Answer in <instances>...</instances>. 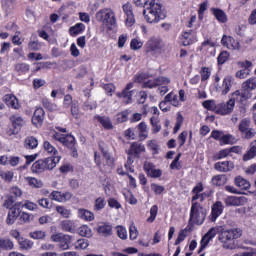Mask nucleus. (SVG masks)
Masks as SVG:
<instances>
[{"mask_svg": "<svg viewBox=\"0 0 256 256\" xmlns=\"http://www.w3.org/2000/svg\"><path fill=\"white\" fill-rule=\"evenodd\" d=\"M143 15L147 23H159L167 17V11L159 0H151L148 5L144 6Z\"/></svg>", "mask_w": 256, "mask_h": 256, "instance_id": "obj_1", "label": "nucleus"}, {"mask_svg": "<svg viewBox=\"0 0 256 256\" xmlns=\"http://www.w3.org/2000/svg\"><path fill=\"white\" fill-rule=\"evenodd\" d=\"M247 203V198L245 196H229L225 199V204L228 207H241V205H245Z\"/></svg>", "mask_w": 256, "mask_h": 256, "instance_id": "obj_14", "label": "nucleus"}, {"mask_svg": "<svg viewBox=\"0 0 256 256\" xmlns=\"http://www.w3.org/2000/svg\"><path fill=\"white\" fill-rule=\"evenodd\" d=\"M234 109H235V98H230L226 103L217 104L216 114L231 115Z\"/></svg>", "mask_w": 256, "mask_h": 256, "instance_id": "obj_10", "label": "nucleus"}, {"mask_svg": "<svg viewBox=\"0 0 256 256\" xmlns=\"http://www.w3.org/2000/svg\"><path fill=\"white\" fill-rule=\"evenodd\" d=\"M117 235L120 239H127V230L123 226H117Z\"/></svg>", "mask_w": 256, "mask_h": 256, "instance_id": "obj_61", "label": "nucleus"}, {"mask_svg": "<svg viewBox=\"0 0 256 256\" xmlns=\"http://www.w3.org/2000/svg\"><path fill=\"white\" fill-rule=\"evenodd\" d=\"M19 245H20V249H25V251H29V249H33V241L26 239V238H22L19 239Z\"/></svg>", "mask_w": 256, "mask_h": 256, "instance_id": "obj_41", "label": "nucleus"}, {"mask_svg": "<svg viewBox=\"0 0 256 256\" xmlns=\"http://www.w3.org/2000/svg\"><path fill=\"white\" fill-rule=\"evenodd\" d=\"M233 87V77L226 76L223 80L222 86H216L217 91H221L222 95H227Z\"/></svg>", "mask_w": 256, "mask_h": 256, "instance_id": "obj_19", "label": "nucleus"}, {"mask_svg": "<svg viewBox=\"0 0 256 256\" xmlns=\"http://www.w3.org/2000/svg\"><path fill=\"white\" fill-rule=\"evenodd\" d=\"M94 119H97L99 123H101L104 129H113V122H111V118L107 116H95Z\"/></svg>", "mask_w": 256, "mask_h": 256, "instance_id": "obj_26", "label": "nucleus"}, {"mask_svg": "<svg viewBox=\"0 0 256 256\" xmlns=\"http://www.w3.org/2000/svg\"><path fill=\"white\" fill-rule=\"evenodd\" d=\"M71 243V236L70 235H64L62 239L58 243L59 249L62 251H67L69 249V244Z\"/></svg>", "mask_w": 256, "mask_h": 256, "instance_id": "obj_35", "label": "nucleus"}, {"mask_svg": "<svg viewBox=\"0 0 256 256\" xmlns=\"http://www.w3.org/2000/svg\"><path fill=\"white\" fill-rule=\"evenodd\" d=\"M51 137L55 141L62 143L65 147H68L72 151V157H77V148H75V137L73 135L68 134L65 136L59 132H55Z\"/></svg>", "mask_w": 256, "mask_h": 256, "instance_id": "obj_8", "label": "nucleus"}, {"mask_svg": "<svg viewBox=\"0 0 256 256\" xmlns=\"http://www.w3.org/2000/svg\"><path fill=\"white\" fill-rule=\"evenodd\" d=\"M244 91H253L256 89V78H250L242 84Z\"/></svg>", "mask_w": 256, "mask_h": 256, "instance_id": "obj_38", "label": "nucleus"}, {"mask_svg": "<svg viewBox=\"0 0 256 256\" xmlns=\"http://www.w3.org/2000/svg\"><path fill=\"white\" fill-rule=\"evenodd\" d=\"M43 147L45 152H47L49 155H52L51 157H61L59 156V151H57V148L52 146L51 142L44 141Z\"/></svg>", "mask_w": 256, "mask_h": 256, "instance_id": "obj_30", "label": "nucleus"}, {"mask_svg": "<svg viewBox=\"0 0 256 256\" xmlns=\"http://www.w3.org/2000/svg\"><path fill=\"white\" fill-rule=\"evenodd\" d=\"M78 214L81 219H84V221H93V219H95V215L89 210L79 209Z\"/></svg>", "mask_w": 256, "mask_h": 256, "instance_id": "obj_36", "label": "nucleus"}, {"mask_svg": "<svg viewBox=\"0 0 256 256\" xmlns=\"http://www.w3.org/2000/svg\"><path fill=\"white\" fill-rule=\"evenodd\" d=\"M212 13L219 23H227V14L223 10L219 8H212Z\"/></svg>", "mask_w": 256, "mask_h": 256, "instance_id": "obj_25", "label": "nucleus"}, {"mask_svg": "<svg viewBox=\"0 0 256 256\" xmlns=\"http://www.w3.org/2000/svg\"><path fill=\"white\" fill-rule=\"evenodd\" d=\"M13 247V241L9 239H0V251L1 249H4L5 251H11Z\"/></svg>", "mask_w": 256, "mask_h": 256, "instance_id": "obj_44", "label": "nucleus"}, {"mask_svg": "<svg viewBox=\"0 0 256 256\" xmlns=\"http://www.w3.org/2000/svg\"><path fill=\"white\" fill-rule=\"evenodd\" d=\"M59 227H60V229H62V231L71 233L73 231V228L75 227V225L73 224V221H71V220H63L60 222Z\"/></svg>", "mask_w": 256, "mask_h": 256, "instance_id": "obj_37", "label": "nucleus"}, {"mask_svg": "<svg viewBox=\"0 0 256 256\" xmlns=\"http://www.w3.org/2000/svg\"><path fill=\"white\" fill-rule=\"evenodd\" d=\"M55 209L58 215H61L64 219L71 217V210L65 208V206H56Z\"/></svg>", "mask_w": 256, "mask_h": 256, "instance_id": "obj_40", "label": "nucleus"}, {"mask_svg": "<svg viewBox=\"0 0 256 256\" xmlns=\"http://www.w3.org/2000/svg\"><path fill=\"white\" fill-rule=\"evenodd\" d=\"M4 103L12 109H19V100L13 94H6L3 99Z\"/></svg>", "mask_w": 256, "mask_h": 256, "instance_id": "obj_21", "label": "nucleus"}, {"mask_svg": "<svg viewBox=\"0 0 256 256\" xmlns=\"http://www.w3.org/2000/svg\"><path fill=\"white\" fill-rule=\"evenodd\" d=\"M243 235V231L239 228H232L228 230H222L219 234L218 240L223 244L224 249H235V243L229 241H235V239H239Z\"/></svg>", "mask_w": 256, "mask_h": 256, "instance_id": "obj_3", "label": "nucleus"}, {"mask_svg": "<svg viewBox=\"0 0 256 256\" xmlns=\"http://www.w3.org/2000/svg\"><path fill=\"white\" fill-rule=\"evenodd\" d=\"M61 161V157H48L33 163L31 169L32 173H44V171H51L57 167V163Z\"/></svg>", "mask_w": 256, "mask_h": 256, "instance_id": "obj_5", "label": "nucleus"}, {"mask_svg": "<svg viewBox=\"0 0 256 256\" xmlns=\"http://www.w3.org/2000/svg\"><path fill=\"white\" fill-rule=\"evenodd\" d=\"M223 213V203L221 201H217L215 204L212 206V213L209 216L210 221L214 223V221H217V217Z\"/></svg>", "mask_w": 256, "mask_h": 256, "instance_id": "obj_20", "label": "nucleus"}, {"mask_svg": "<svg viewBox=\"0 0 256 256\" xmlns=\"http://www.w3.org/2000/svg\"><path fill=\"white\" fill-rule=\"evenodd\" d=\"M38 205L43 207V209H51V201L47 198H42L38 200Z\"/></svg>", "mask_w": 256, "mask_h": 256, "instance_id": "obj_62", "label": "nucleus"}, {"mask_svg": "<svg viewBox=\"0 0 256 256\" xmlns=\"http://www.w3.org/2000/svg\"><path fill=\"white\" fill-rule=\"evenodd\" d=\"M218 65H223L229 59V52L223 51L218 56Z\"/></svg>", "mask_w": 256, "mask_h": 256, "instance_id": "obj_59", "label": "nucleus"}, {"mask_svg": "<svg viewBox=\"0 0 256 256\" xmlns=\"http://www.w3.org/2000/svg\"><path fill=\"white\" fill-rule=\"evenodd\" d=\"M39 145V140H37L34 136H28L24 140L25 149H37Z\"/></svg>", "mask_w": 256, "mask_h": 256, "instance_id": "obj_29", "label": "nucleus"}, {"mask_svg": "<svg viewBox=\"0 0 256 256\" xmlns=\"http://www.w3.org/2000/svg\"><path fill=\"white\" fill-rule=\"evenodd\" d=\"M130 89H133V83L127 84L125 90L122 93L118 94V97L124 99L123 101L126 104L131 103V91H129Z\"/></svg>", "mask_w": 256, "mask_h": 256, "instance_id": "obj_24", "label": "nucleus"}, {"mask_svg": "<svg viewBox=\"0 0 256 256\" xmlns=\"http://www.w3.org/2000/svg\"><path fill=\"white\" fill-rule=\"evenodd\" d=\"M214 169L220 173H229L235 169V164L231 161L217 162L214 164Z\"/></svg>", "mask_w": 256, "mask_h": 256, "instance_id": "obj_17", "label": "nucleus"}, {"mask_svg": "<svg viewBox=\"0 0 256 256\" xmlns=\"http://www.w3.org/2000/svg\"><path fill=\"white\" fill-rule=\"evenodd\" d=\"M50 199H51L52 201H58V203H63L62 192L53 191V192L50 194Z\"/></svg>", "mask_w": 256, "mask_h": 256, "instance_id": "obj_54", "label": "nucleus"}, {"mask_svg": "<svg viewBox=\"0 0 256 256\" xmlns=\"http://www.w3.org/2000/svg\"><path fill=\"white\" fill-rule=\"evenodd\" d=\"M13 172L11 171H2L1 179H4L7 183H11L13 181Z\"/></svg>", "mask_w": 256, "mask_h": 256, "instance_id": "obj_60", "label": "nucleus"}, {"mask_svg": "<svg viewBox=\"0 0 256 256\" xmlns=\"http://www.w3.org/2000/svg\"><path fill=\"white\" fill-rule=\"evenodd\" d=\"M123 11L126 15L125 24L127 27H133L135 24V16L133 15V6L131 4L127 3L123 5Z\"/></svg>", "mask_w": 256, "mask_h": 256, "instance_id": "obj_16", "label": "nucleus"}, {"mask_svg": "<svg viewBox=\"0 0 256 256\" xmlns=\"http://www.w3.org/2000/svg\"><path fill=\"white\" fill-rule=\"evenodd\" d=\"M156 80V87H163L165 85H169V83H171V80H169V78L164 77V76H159L157 78H155Z\"/></svg>", "mask_w": 256, "mask_h": 256, "instance_id": "obj_49", "label": "nucleus"}, {"mask_svg": "<svg viewBox=\"0 0 256 256\" xmlns=\"http://www.w3.org/2000/svg\"><path fill=\"white\" fill-rule=\"evenodd\" d=\"M211 183L216 187H221L222 185H225V183H227V175L225 174L216 175L212 177Z\"/></svg>", "mask_w": 256, "mask_h": 256, "instance_id": "obj_31", "label": "nucleus"}, {"mask_svg": "<svg viewBox=\"0 0 256 256\" xmlns=\"http://www.w3.org/2000/svg\"><path fill=\"white\" fill-rule=\"evenodd\" d=\"M201 81H207L211 77V71L207 67H202L200 70Z\"/></svg>", "mask_w": 256, "mask_h": 256, "instance_id": "obj_53", "label": "nucleus"}, {"mask_svg": "<svg viewBox=\"0 0 256 256\" xmlns=\"http://www.w3.org/2000/svg\"><path fill=\"white\" fill-rule=\"evenodd\" d=\"M99 149L103 154L104 163L101 164V157L97 155V152L94 154L95 163L102 173H111V171H113V167H115L113 158H111V155H109L107 146L103 142H99Z\"/></svg>", "mask_w": 256, "mask_h": 256, "instance_id": "obj_2", "label": "nucleus"}, {"mask_svg": "<svg viewBox=\"0 0 256 256\" xmlns=\"http://www.w3.org/2000/svg\"><path fill=\"white\" fill-rule=\"evenodd\" d=\"M105 208V199L99 197L95 200L94 211H101V209Z\"/></svg>", "mask_w": 256, "mask_h": 256, "instance_id": "obj_52", "label": "nucleus"}, {"mask_svg": "<svg viewBox=\"0 0 256 256\" xmlns=\"http://www.w3.org/2000/svg\"><path fill=\"white\" fill-rule=\"evenodd\" d=\"M18 207L25 208L28 211H37L39 209V206L35 202H31L29 200H24L22 202H17Z\"/></svg>", "mask_w": 256, "mask_h": 256, "instance_id": "obj_27", "label": "nucleus"}, {"mask_svg": "<svg viewBox=\"0 0 256 256\" xmlns=\"http://www.w3.org/2000/svg\"><path fill=\"white\" fill-rule=\"evenodd\" d=\"M138 135L142 139H147L148 137V132H147V124L145 122H141L138 125Z\"/></svg>", "mask_w": 256, "mask_h": 256, "instance_id": "obj_45", "label": "nucleus"}, {"mask_svg": "<svg viewBox=\"0 0 256 256\" xmlns=\"http://www.w3.org/2000/svg\"><path fill=\"white\" fill-rule=\"evenodd\" d=\"M150 123L152 125V132L153 133H159L161 131V124H159V119L155 116L151 117Z\"/></svg>", "mask_w": 256, "mask_h": 256, "instance_id": "obj_47", "label": "nucleus"}, {"mask_svg": "<svg viewBox=\"0 0 256 256\" xmlns=\"http://www.w3.org/2000/svg\"><path fill=\"white\" fill-rule=\"evenodd\" d=\"M243 139H253L256 135L255 129L251 128V120L249 118H244L241 120L238 126Z\"/></svg>", "mask_w": 256, "mask_h": 256, "instance_id": "obj_9", "label": "nucleus"}, {"mask_svg": "<svg viewBox=\"0 0 256 256\" xmlns=\"http://www.w3.org/2000/svg\"><path fill=\"white\" fill-rule=\"evenodd\" d=\"M163 47H165V44H163V41L159 38H150L146 43V52L147 53H159L160 51H163Z\"/></svg>", "mask_w": 256, "mask_h": 256, "instance_id": "obj_11", "label": "nucleus"}, {"mask_svg": "<svg viewBox=\"0 0 256 256\" xmlns=\"http://www.w3.org/2000/svg\"><path fill=\"white\" fill-rule=\"evenodd\" d=\"M129 233H130V239L132 241H135L137 237H139V231L137 230V227H135V224H132L129 228Z\"/></svg>", "mask_w": 256, "mask_h": 256, "instance_id": "obj_55", "label": "nucleus"}, {"mask_svg": "<svg viewBox=\"0 0 256 256\" xmlns=\"http://www.w3.org/2000/svg\"><path fill=\"white\" fill-rule=\"evenodd\" d=\"M255 157H256V140L250 143V148L244 154L243 161H251V159H255Z\"/></svg>", "mask_w": 256, "mask_h": 256, "instance_id": "obj_22", "label": "nucleus"}, {"mask_svg": "<svg viewBox=\"0 0 256 256\" xmlns=\"http://www.w3.org/2000/svg\"><path fill=\"white\" fill-rule=\"evenodd\" d=\"M207 217V209L203 208L201 204L193 202L190 209V222L195 225H203Z\"/></svg>", "mask_w": 256, "mask_h": 256, "instance_id": "obj_6", "label": "nucleus"}, {"mask_svg": "<svg viewBox=\"0 0 256 256\" xmlns=\"http://www.w3.org/2000/svg\"><path fill=\"white\" fill-rule=\"evenodd\" d=\"M235 186L239 187L240 189H243L244 191H247L251 187V183L249 181L245 180V178L241 176H237L235 178Z\"/></svg>", "mask_w": 256, "mask_h": 256, "instance_id": "obj_32", "label": "nucleus"}, {"mask_svg": "<svg viewBox=\"0 0 256 256\" xmlns=\"http://www.w3.org/2000/svg\"><path fill=\"white\" fill-rule=\"evenodd\" d=\"M217 233H219L218 227H212L209 229V231L202 237L199 253L209 245V242L214 239V237H217Z\"/></svg>", "mask_w": 256, "mask_h": 256, "instance_id": "obj_12", "label": "nucleus"}, {"mask_svg": "<svg viewBox=\"0 0 256 256\" xmlns=\"http://www.w3.org/2000/svg\"><path fill=\"white\" fill-rule=\"evenodd\" d=\"M83 31H85V24L83 23H77L69 29V33L72 37H77V35H80Z\"/></svg>", "mask_w": 256, "mask_h": 256, "instance_id": "obj_34", "label": "nucleus"}, {"mask_svg": "<svg viewBox=\"0 0 256 256\" xmlns=\"http://www.w3.org/2000/svg\"><path fill=\"white\" fill-rule=\"evenodd\" d=\"M141 153H145V145L139 143V142H133L129 149L126 150V154L128 155L127 162L125 164L126 171H129L130 173H133V163H135V159H139V155Z\"/></svg>", "mask_w": 256, "mask_h": 256, "instance_id": "obj_4", "label": "nucleus"}, {"mask_svg": "<svg viewBox=\"0 0 256 256\" xmlns=\"http://www.w3.org/2000/svg\"><path fill=\"white\" fill-rule=\"evenodd\" d=\"M71 115L74 119H79V105L77 103L71 105Z\"/></svg>", "mask_w": 256, "mask_h": 256, "instance_id": "obj_64", "label": "nucleus"}, {"mask_svg": "<svg viewBox=\"0 0 256 256\" xmlns=\"http://www.w3.org/2000/svg\"><path fill=\"white\" fill-rule=\"evenodd\" d=\"M141 47H143V41L134 38L131 40L130 43V48L132 49V51H139V49H141Z\"/></svg>", "mask_w": 256, "mask_h": 256, "instance_id": "obj_48", "label": "nucleus"}, {"mask_svg": "<svg viewBox=\"0 0 256 256\" xmlns=\"http://www.w3.org/2000/svg\"><path fill=\"white\" fill-rule=\"evenodd\" d=\"M20 221H22V223H31V221H33V214L20 212Z\"/></svg>", "mask_w": 256, "mask_h": 256, "instance_id": "obj_51", "label": "nucleus"}, {"mask_svg": "<svg viewBox=\"0 0 256 256\" xmlns=\"http://www.w3.org/2000/svg\"><path fill=\"white\" fill-rule=\"evenodd\" d=\"M15 70L18 73H27L29 71V64L26 63H20L15 66Z\"/></svg>", "mask_w": 256, "mask_h": 256, "instance_id": "obj_58", "label": "nucleus"}, {"mask_svg": "<svg viewBox=\"0 0 256 256\" xmlns=\"http://www.w3.org/2000/svg\"><path fill=\"white\" fill-rule=\"evenodd\" d=\"M42 104L45 107V109H48V111H55L57 109V105L51 103L49 100L47 99H42Z\"/></svg>", "mask_w": 256, "mask_h": 256, "instance_id": "obj_56", "label": "nucleus"}, {"mask_svg": "<svg viewBox=\"0 0 256 256\" xmlns=\"http://www.w3.org/2000/svg\"><path fill=\"white\" fill-rule=\"evenodd\" d=\"M97 231L103 237H109V235H112L113 227L109 224H102L98 226Z\"/></svg>", "mask_w": 256, "mask_h": 256, "instance_id": "obj_33", "label": "nucleus"}, {"mask_svg": "<svg viewBox=\"0 0 256 256\" xmlns=\"http://www.w3.org/2000/svg\"><path fill=\"white\" fill-rule=\"evenodd\" d=\"M89 247V242L85 239H79L76 243V249H87Z\"/></svg>", "mask_w": 256, "mask_h": 256, "instance_id": "obj_63", "label": "nucleus"}, {"mask_svg": "<svg viewBox=\"0 0 256 256\" xmlns=\"http://www.w3.org/2000/svg\"><path fill=\"white\" fill-rule=\"evenodd\" d=\"M21 215V208L17 205V202L14 204L12 208L8 211V215L6 218L7 225H13L17 221L18 217Z\"/></svg>", "mask_w": 256, "mask_h": 256, "instance_id": "obj_13", "label": "nucleus"}, {"mask_svg": "<svg viewBox=\"0 0 256 256\" xmlns=\"http://www.w3.org/2000/svg\"><path fill=\"white\" fill-rule=\"evenodd\" d=\"M96 19L106 27H115L117 25V18H115V13L109 9L105 8L96 13Z\"/></svg>", "mask_w": 256, "mask_h": 256, "instance_id": "obj_7", "label": "nucleus"}, {"mask_svg": "<svg viewBox=\"0 0 256 256\" xmlns=\"http://www.w3.org/2000/svg\"><path fill=\"white\" fill-rule=\"evenodd\" d=\"M25 181L28 182L30 187H35L36 189H41V187H43V182L35 177H26Z\"/></svg>", "mask_w": 256, "mask_h": 256, "instance_id": "obj_39", "label": "nucleus"}, {"mask_svg": "<svg viewBox=\"0 0 256 256\" xmlns=\"http://www.w3.org/2000/svg\"><path fill=\"white\" fill-rule=\"evenodd\" d=\"M79 235H81V237L91 238L93 237V231L89 226L83 225L79 228Z\"/></svg>", "mask_w": 256, "mask_h": 256, "instance_id": "obj_43", "label": "nucleus"}, {"mask_svg": "<svg viewBox=\"0 0 256 256\" xmlns=\"http://www.w3.org/2000/svg\"><path fill=\"white\" fill-rule=\"evenodd\" d=\"M221 44L223 47H226V49H239V42L235 41V38L227 35H223L221 39Z\"/></svg>", "mask_w": 256, "mask_h": 256, "instance_id": "obj_18", "label": "nucleus"}, {"mask_svg": "<svg viewBox=\"0 0 256 256\" xmlns=\"http://www.w3.org/2000/svg\"><path fill=\"white\" fill-rule=\"evenodd\" d=\"M159 211V207L157 205H153L150 209V217L147 219L148 223H153L157 217V213Z\"/></svg>", "mask_w": 256, "mask_h": 256, "instance_id": "obj_50", "label": "nucleus"}, {"mask_svg": "<svg viewBox=\"0 0 256 256\" xmlns=\"http://www.w3.org/2000/svg\"><path fill=\"white\" fill-rule=\"evenodd\" d=\"M10 121L12 123L13 129H16V131H21V127L25 125V120H23V117L19 115L11 116Z\"/></svg>", "mask_w": 256, "mask_h": 256, "instance_id": "obj_23", "label": "nucleus"}, {"mask_svg": "<svg viewBox=\"0 0 256 256\" xmlns=\"http://www.w3.org/2000/svg\"><path fill=\"white\" fill-rule=\"evenodd\" d=\"M202 105L207 111H214V113H217V103H215V100H206Z\"/></svg>", "mask_w": 256, "mask_h": 256, "instance_id": "obj_42", "label": "nucleus"}, {"mask_svg": "<svg viewBox=\"0 0 256 256\" xmlns=\"http://www.w3.org/2000/svg\"><path fill=\"white\" fill-rule=\"evenodd\" d=\"M3 207H5L6 209L11 210V208L15 207V198H13V196H9L4 201Z\"/></svg>", "mask_w": 256, "mask_h": 256, "instance_id": "obj_57", "label": "nucleus"}, {"mask_svg": "<svg viewBox=\"0 0 256 256\" xmlns=\"http://www.w3.org/2000/svg\"><path fill=\"white\" fill-rule=\"evenodd\" d=\"M43 121H45V110L42 107H38L34 111L32 123L35 127H41Z\"/></svg>", "mask_w": 256, "mask_h": 256, "instance_id": "obj_15", "label": "nucleus"}, {"mask_svg": "<svg viewBox=\"0 0 256 256\" xmlns=\"http://www.w3.org/2000/svg\"><path fill=\"white\" fill-rule=\"evenodd\" d=\"M46 236L47 234L45 233V231H42V230H36L34 232L29 233V237H31V239H36V240H43L45 239Z\"/></svg>", "mask_w": 256, "mask_h": 256, "instance_id": "obj_46", "label": "nucleus"}, {"mask_svg": "<svg viewBox=\"0 0 256 256\" xmlns=\"http://www.w3.org/2000/svg\"><path fill=\"white\" fill-rule=\"evenodd\" d=\"M203 189V184L201 183L193 188L192 193H194V196L192 197V201H197L199 197H201V202L205 201V194H200L203 192Z\"/></svg>", "mask_w": 256, "mask_h": 256, "instance_id": "obj_28", "label": "nucleus"}]
</instances>
